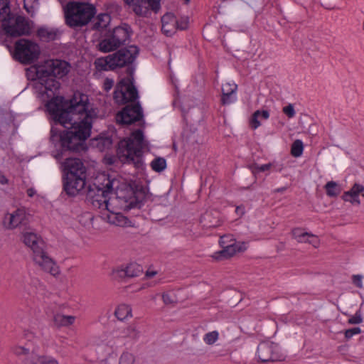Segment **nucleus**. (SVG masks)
<instances>
[{"label":"nucleus","mask_w":364,"mask_h":364,"mask_svg":"<svg viewBox=\"0 0 364 364\" xmlns=\"http://www.w3.org/2000/svg\"><path fill=\"white\" fill-rule=\"evenodd\" d=\"M70 68L69 62L53 58L25 69L26 78L33 82L38 97L46 102L53 120L50 140L56 148L53 156L58 160L67 153L87 151L86 141L91 135L92 119L97 117L95 109L90 108L87 95L76 91L69 100L58 95L60 80Z\"/></svg>","instance_id":"1"},{"label":"nucleus","mask_w":364,"mask_h":364,"mask_svg":"<svg viewBox=\"0 0 364 364\" xmlns=\"http://www.w3.org/2000/svg\"><path fill=\"white\" fill-rule=\"evenodd\" d=\"M139 53V48L130 45L119 48L112 54L98 58L95 68L100 71H114L117 68H126L127 77L122 78L116 85L113 98L118 105H127L119 111L115 116L118 124L131 125L141 120L144 117L142 107L139 102V92L134 85L135 60Z\"/></svg>","instance_id":"2"},{"label":"nucleus","mask_w":364,"mask_h":364,"mask_svg":"<svg viewBox=\"0 0 364 364\" xmlns=\"http://www.w3.org/2000/svg\"><path fill=\"white\" fill-rule=\"evenodd\" d=\"M97 181H100L109 193H114L117 198L127 203V209H141L144 206L146 198V189L144 186L135 181L127 183L122 178L109 173H103Z\"/></svg>","instance_id":"3"},{"label":"nucleus","mask_w":364,"mask_h":364,"mask_svg":"<svg viewBox=\"0 0 364 364\" xmlns=\"http://www.w3.org/2000/svg\"><path fill=\"white\" fill-rule=\"evenodd\" d=\"M146 146L144 132L136 129L131 132L129 136L120 139L117 144L116 154L123 164L133 165L137 170H144L143 149Z\"/></svg>","instance_id":"4"},{"label":"nucleus","mask_w":364,"mask_h":364,"mask_svg":"<svg viewBox=\"0 0 364 364\" xmlns=\"http://www.w3.org/2000/svg\"><path fill=\"white\" fill-rule=\"evenodd\" d=\"M63 191L68 197H75L86 185L87 167L79 158H66L62 164Z\"/></svg>","instance_id":"5"},{"label":"nucleus","mask_w":364,"mask_h":364,"mask_svg":"<svg viewBox=\"0 0 364 364\" xmlns=\"http://www.w3.org/2000/svg\"><path fill=\"white\" fill-rule=\"evenodd\" d=\"M24 245L32 251L33 259L43 271L53 276L60 274L59 267L45 250V242L36 233L24 232Z\"/></svg>","instance_id":"6"},{"label":"nucleus","mask_w":364,"mask_h":364,"mask_svg":"<svg viewBox=\"0 0 364 364\" xmlns=\"http://www.w3.org/2000/svg\"><path fill=\"white\" fill-rule=\"evenodd\" d=\"M63 11L65 24L72 28L87 26L97 12L94 5L76 1L68 2Z\"/></svg>","instance_id":"7"},{"label":"nucleus","mask_w":364,"mask_h":364,"mask_svg":"<svg viewBox=\"0 0 364 364\" xmlns=\"http://www.w3.org/2000/svg\"><path fill=\"white\" fill-rule=\"evenodd\" d=\"M219 244L222 250L215 252L213 255V257L216 260L229 259L237 252H243L247 249L245 242H237L231 234L221 236L219 240Z\"/></svg>","instance_id":"8"},{"label":"nucleus","mask_w":364,"mask_h":364,"mask_svg":"<svg viewBox=\"0 0 364 364\" xmlns=\"http://www.w3.org/2000/svg\"><path fill=\"white\" fill-rule=\"evenodd\" d=\"M1 27L4 33L11 38H18L23 35V16L14 10L0 18Z\"/></svg>","instance_id":"9"},{"label":"nucleus","mask_w":364,"mask_h":364,"mask_svg":"<svg viewBox=\"0 0 364 364\" xmlns=\"http://www.w3.org/2000/svg\"><path fill=\"white\" fill-rule=\"evenodd\" d=\"M257 356L261 363L281 361L285 358L279 346L272 341L261 342L257 346Z\"/></svg>","instance_id":"10"},{"label":"nucleus","mask_w":364,"mask_h":364,"mask_svg":"<svg viewBox=\"0 0 364 364\" xmlns=\"http://www.w3.org/2000/svg\"><path fill=\"white\" fill-rule=\"evenodd\" d=\"M109 193L101 185L95 183L90 185L86 193V201L90 203L94 208L98 209H107L109 203L108 195Z\"/></svg>","instance_id":"11"},{"label":"nucleus","mask_w":364,"mask_h":364,"mask_svg":"<svg viewBox=\"0 0 364 364\" xmlns=\"http://www.w3.org/2000/svg\"><path fill=\"white\" fill-rule=\"evenodd\" d=\"M144 272L141 265L136 262H130L125 267L120 266L113 269L112 277L114 279H123L125 278H133L141 276Z\"/></svg>","instance_id":"12"},{"label":"nucleus","mask_w":364,"mask_h":364,"mask_svg":"<svg viewBox=\"0 0 364 364\" xmlns=\"http://www.w3.org/2000/svg\"><path fill=\"white\" fill-rule=\"evenodd\" d=\"M108 31L120 47L129 43L134 33L131 26L127 23H121L114 28L108 29Z\"/></svg>","instance_id":"13"},{"label":"nucleus","mask_w":364,"mask_h":364,"mask_svg":"<svg viewBox=\"0 0 364 364\" xmlns=\"http://www.w3.org/2000/svg\"><path fill=\"white\" fill-rule=\"evenodd\" d=\"M149 8L157 12L160 9V0H136L133 11L137 16L147 17L150 14Z\"/></svg>","instance_id":"14"},{"label":"nucleus","mask_w":364,"mask_h":364,"mask_svg":"<svg viewBox=\"0 0 364 364\" xmlns=\"http://www.w3.org/2000/svg\"><path fill=\"white\" fill-rule=\"evenodd\" d=\"M291 235L292 238L299 243H309L314 247H318L320 245V240L317 235L306 232L301 228H292Z\"/></svg>","instance_id":"15"},{"label":"nucleus","mask_w":364,"mask_h":364,"mask_svg":"<svg viewBox=\"0 0 364 364\" xmlns=\"http://www.w3.org/2000/svg\"><path fill=\"white\" fill-rule=\"evenodd\" d=\"M41 54L39 45L31 40L24 39V65L36 62Z\"/></svg>","instance_id":"16"},{"label":"nucleus","mask_w":364,"mask_h":364,"mask_svg":"<svg viewBox=\"0 0 364 364\" xmlns=\"http://www.w3.org/2000/svg\"><path fill=\"white\" fill-rule=\"evenodd\" d=\"M89 145L100 152L108 151L112 149L113 145L112 136L107 134H101L97 137L90 139Z\"/></svg>","instance_id":"17"},{"label":"nucleus","mask_w":364,"mask_h":364,"mask_svg":"<svg viewBox=\"0 0 364 364\" xmlns=\"http://www.w3.org/2000/svg\"><path fill=\"white\" fill-rule=\"evenodd\" d=\"M364 186L360 183H355L350 189L345 191L341 196L342 200L344 201L350 202L351 204H360L359 195L361 194L364 197Z\"/></svg>","instance_id":"18"},{"label":"nucleus","mask_w":364,"mask_h":364,"mask_svg":"<svg viewBox=\"0 0 364 364\" xmlns=\"http://www.w3.org/2000/svg\"><path fill=\"white\" fill-rule=\"evenodd\" d=\"M120 46L116 42V41L112 38V36L108 31H106L103 38L100 41L97 48L102 53H109L112 51H115L117 49L119 48Z\"/></svg>","instance_id":"19"},{"label":"nucleus","mask_w":364,"mask_h":364,"mask_svg":"<svg viewBox=\"0 0 364 364\" xmlns=\"http://www.w3.org/2000/svg\"><path fill=\"white\" fill-rule=\"evenodd\" d=\"M23 222V210L16 209L12 213H8L4 219V225L8 229H14Z\"/></svg>","instance_id":"20"},{"label":"nucleus","mask_w":364,"mask_h":364,"mask_svg":"<svg viewBox=\"0 0 364 364\" xmlns=\"http://www.w3.org/2000/svg\"><path fill=\"white\" fill-rule=\"evenodd\" d=\"M38 38L45 42H50L60 38L61 33L58 28L41 27L37 30Z\"/></svg>","instance_id":"21"},{"label":"nucleus","mask_w":364,"mask_h":364,"mask_svg":"<svg viewBox=\"0 0 364 364\" xmlns=\"http://www.w3.org/2000/svg\"><path fill=\"white\" fill-rule=\"evenodd\" d=\"M176 23V16L171 12L166 13L161 17V31L166 36H171L174 31L173 29H166V27L168 26H172L175 27V23Z\"/></svg>","instance_id":"22"},{"label":"nucleus","mask_w":364,"mask_h":364,"mask_svg":"<svg viewBox=\"0 0 364 364\" xmlns=\"http://www.w3.org/2000/svg\"><path fill=\"white\" fill-rule=\"evenodd\" d=\"M270 116V113L269 110L267 109H257L256 110L251 116V118L250 119V127L255 130L259 127L261 126V122L259 120V118L260 117L262 119H268Z\"/></svg>","instance_id":"23"},{"label":"nucleus","mask_w":364,"mask_h":364,"mask_svg":"<svg viewBox=\"0 0 364 364\" xmlns=\"http://www.w3.org/2000/svg\"><path fill=\"white\" fill-rule=\"evenodd\" d=\"M27 364H58L56 359L46 355H38L32 352L31 358H26Z\"/></svg>","instance_id":"24"},{"label":"nucleus","mask_w":364,"mask_h":364,"mask_svg":"<svg viewBox=\"0 0 364 364\" xmlns=\"http://www.w3.org/2000/svg\"><path fill=\"white\" fill-rule=\"evenodd\" d=\"M111 20V17L107 14H100L97 17L96 21L92 25V29L97 30L99 31H102L105 29Z\"/></svg>","instance_id":"25"},{"label":"nucleus","mask_w":364,"mask_h":364,"mask_svg":"<svg viewBox=\"0 0 364 364\" xmlns=\"http://www.w3.org/2000/svg\"><path fill=\"white\" fill-rule=\"evenodd\" d=\"M237 85H233V90L230 92H222L220 97V104L223 106L230 105L237 101Z\"/></svg>","instance_id":"26"},{"label":"nucleus","mask_w":364,"mask_h":364,"mask_svg":"<svg viewBox=\"0 0 364 364\" xmlns=\"http://www.w3.org/2000/svg\"><path fill=\"white\" fill-rule=\"evenodd\" d=\"M114 315L119 321H124L129 317H132V308L129 305L122 304L117 306L114 311Z\"/></svg>","instance_id":"27"},{"label":"nucleus","mask_w":364,"mask_h":364,"mask_svg":"<svg viewBox=\"0 0 364 364\" xmlns=\"http://www.w3.org/2000/svg\"><path fill=\"white\" fill-rule=\"evenodd\" d=\"M75 320L73 316H65L63 314H57L54 315L53 321L58 326H69L72 325Z\"/></svg>","instance_id":"28"},{"label":"nucleus","mask_w":364,"mask_h":364,"mask_svg":"<svg viewBox=\"0 0 364 364\" xmlns=\"http://www.w3.org/2000/svg\"><path fill=\"white\" fill-rule=\"evenodd\" d=\"M326 193L329 197H337L341 193V188L338 183L333 181L326 183L324 186Z\"/></svg>","instance_id":"29"},{"label":"nucleus","mask_w":364,"mask_h":364,"mask_svg":"<svg viewBox=\"0 0 364 364\" xmlns=\"http://www.w3.org/2000/svg\"><path fill=\"white\" fill-rule=\"evenodd\" d=\"M153 171L161 173L166 168V160L164 157H156L150 164Z\"/></svg>","instance_id":"30"},{"label":"nucleus","mask_w":364,"mask_h":364,"mask_svg":"<svg viewBox=\"0 0 364 364\" xmlns=\"http://www.w3.org/2000/svg\"><path fill=\"white\" fill-rule=\"evenodd\" d=\"M11 54L16 60L23 63V39H19L16 42L14 50Z\"/></svg>","instance_id":"31"},{"label":"nucleus","mask_w":364,"mask_h":364,"mask_svg":"<svg viewBox=\"0 0 364 364\" xmlns=\"http://www.w3.org/2000/svg\"><path fill=\"white\" fill-rule=\"evenodd\" d=\"M304 144L301 139L295 140L291 146V154L295 158L300 157L303 154Z\"/></svg>","instance_id":"32"},{"label":"nucleus","mask_w":364,"mask_h":364,"mask_svg":"<svg viewBox=\"0 0 364 364\" xmlns=\"http://www.w3.org/2000/svg\"><path fill=\"white\" fill-rule=\"evenodd\" d=\"M176 30L186 31L189 27V17L187 16H181L179 18H176V23H175Z\"/></svg>","instance_id":"33"},{"label":"nucleus","mask_w":364,"mask_h":364,"mask_svg":"<svg viewBox=\"0 0 364 364\" xmlns=\"http://www.w3.org/2000/svg\"><path fill=\"white\" fill-rule=\"evenodd\" d=\"M272 164L268 163L262 165H259L257 164H254L250 166V169L252 173L254 175H256L260 172H264L266 171H269L272 167Z\"/></svg>","instance_id":"34"},{"label":"nucleus","mask_w":364,"mask_h":364,"mask_svg":"<svg viewBox=\"0 0 364 364\" xmlns=\"http://www.w3.org/2000/svg\"><path fill=\"white\" fill-rule=\"evenodd\" d=\"M34 22L24 16V36H31L34 32Z\"/></svg>","instance_id":"35"},{"label":"nucleus","mask_w":364,"mask_h":364,"mask_svg":"<svg viewBox=\"0 0 364 364\" xmlns=\"http://www.w3.org/2000/svg\"><path fill=\"white\" fill-rule=\"evenodd\" d=\"M219 333L217 331L208 332L205 334L203 341L208 345H212L218 339Z\"/></svg>","instance_id":"36"},{"label":"nucleus","mask_w":364,"mask_h":364,"mask_svg":"<svg viewBox=\"0 0 364 364\" xmlns=\"http://www.w3.org/2000/svg\"><path fill=\"white\" fill-rule=\"evenodd\" d=\"M115 219L116 220L114 223H115L116 225L122 227L131 226L129 219L121 213L116 214Z\"/></svg>","instance_id":"37"},{"label":"nucleus","mask_w":364,"mask_h":364,"mask_svg":"<svg viewBox=\"0 0 364 364\" xmlns=\"http://www.w3.org/2000/svg\"><path fill=\"white\" fill-rule=\"evenodd\" d=\"M188 112L183 113V122L184 124L183 132H189L193 134L196 132L197 129L193 124H189L188 120Z\"/></svg>","instance_id":"38"},{"label":"nucleus","mask_w":364,"mask_h":364,"mask_svg":"<svg viewBox=\"0 0 364 364\" xmlns=\"http://www.w3.org/2000/svg\"><path fill=\"white\" fill-rule=\"evenodd\" d=\"M10 11L9 0H0V18L7 16Z\"/></svg>","instance_id":"39"},{"label":"nucleus","mask_w":364,"mask_h":364,"mask_svg":"<svg viewBox=\"0 0 364 364\" xmlns=\"http://www.w3.org/2000/svg\"><path fill=\"white\" fill-rule=\"evenodd\" d=\"M362 332L360 327H353L343 331L346 341H349L353 336L360 334Z\"/></svg>","instance_id":"40"},{"label":"nucleus","mask_w":364,"mask_h":364,"mask_svg":"<svg viewBox=\"0 0 364 364\" xmlns=\"http://www.w3.org/2000/svg\"><path fill=\"white\" fill-rule=\"evenodd\" d=\"M362 322L363 318L360 309L356 311L355 314L348 320V323L349 324H359L361 323Z\"/></svg>","instance_id":"41"},{"label":"nucleus","mask_w":364,"mask_h":364,"mask_svg":"<svg viewBox=\"0 0 364 364\" xmlns=\"http://www.w3.org/2000/svg\"><path fill=\"white\" fill-rule=\"evenodd\" d=\"M283 112L289 117L293 118L295 114V109L294 105L292 104H289L288 105L283 107Z\"/></svg>","instance_id":"42"},{"label":"nucleus","mask_w":364,"mask_h":364,"mask_svg":"<svg viewBox=\"0 0 364 364\" xmlns=\"http://www.w3.org/2000/svg\"><path fill=\"white\" fill-rule=\"evenodd\" d=\"M134 360L132 355L129 353H123L119 358V364H133Z\"/></svg>","instance_id":"43"},{"label":"nucleus","mask_w":364,"mask_h":364,"mask_svg":"<svg viewBox=\"0 0 364 364\" xmlns=\"http://www.w3.org/2000/svg\"><path fill=\"white\" fill-rule=\"evenodd\" d=\"M362 279L363 277L360 274H355L353 275L352 280L353 284L357 287L358 288H362L363 287V283H362Z\"/></svg>","instance_id":"44"},{"label":"nucleus","mask_w":364,"mask_h":364,"mask_svg":"<svg viewBox=\"0 0 364 364\" xmlns=\"http://www.w3.org/2000/svg\"><path fill=\"white\" fill-rule=\"evenodd\" d=\"M161 297L164 303L166 305L174 303L172 296L168 293H163Z\"/></svg>","instance_id":"45"},{"label":"nucleus","mask_w":364,"mask_h":364,"mask_svg":"<svg viewBox=\"0 0 364 364\" xmlns=\"http://www.w3.org/2000/svg\"><path fill=\"white\" fill-rule=\"evenodd\" d=\"M113 85H114L113 80L109 79V78H106L104 80V83H103V89H104V90L106 91V92L109 91L112 89Z\"/></svg>","instance_id":"46"},{"label":"nucleus","mask_w":364,"mask_h":364,"mask_svg":"<svg viewBox=\"0 0 364 364\" xmlns=\"http://www.w3.org/2000/svg\"><path fill=\"white\" fill-rule=\"evenodd\" d=\"M235 212L239 218H242L245 214V206L243 204L237 205Z\"/></svg>","instance_id":"47"},{"label":"nucleus","mask_w":364,"mask_h":364,"mask_svg":"<svg viewBox=\"0 0 364 364\" xmlns=\"http://www.w3.org/2000/svg\"><path fill=\"white\" fill-rule=\"evenodd\" d=\"M13 353L18 356H20L23 353V348L20 346H15L12 348Z\"/></svg>","instance_id":"48"},{"label":"nucleus","mask_w":364,"mask_h":364,"mask_svg":"<svg viewBox=\"0 0 364 364\" xmlns=\"http://www.w3.org/2000/svg\"><path fill=\"white\" fill-rule=\"evenodd\" d=\"M233 85H237V84L232 83H226L222 88V92H230L232 90H233Z\"/></svg>","instance_id":"49"},{"label":"nucleus","mask_w":364,"mask_h":364,"mask_svg":"<svg viewBox=\"0 0 364 364\" xmlns=\"http://www.w3.org/2000/svg\"><path fill=\"white\" fill-rule=\"evenodd\" d=\"M288 188V186H283L280 188H275L272 191L273 193H283L285 192Z\"/></svg>","instance_id":"50"},{"label":"nucleus","mask_w":364,"mask_h":364,"mask_svg":"<svg viewBox=\"0 0 364 364\" xmlns=\"http://www.w3.org/2000/svg\"><path fill=\"white\" fill-rule=\"evenodd\" d=\"M26 194L28 197L32 198L36 194V191L34 188H29L26 190Z\"/></svg>","instance_id":"51"},{"label":"nucleus","mask_w":364,"mask_h":364,"mask_svg":"<svg viewBox=\"0 0 364 364\" xmlns=\"http://www.w3.org/2000/svg\"><path fill=\"white\" fill-rule=\"evenodd\" d=\"M8 183V180L6 176L0 172V183L4 185Z\"/></svg>","instance_id":"52"},{"label":"nucleus","mask_w":364,"mask_h":364,"mask_svg":"<svg viewBox=\"0 0 364 364\" xmlns=\"http://www.w3.org/2000/svg\"><path fill=\"white\" fill-rule=\"evenodd\" d=\"M156 274V271H146V276L149 278H151Z\"/></svg>","instance_id":"53"},{"label":"nucleus","mask_w":364,"mask_h":364,"mask_svg":"<svg viewBox=\"0 0 364 364\" xmlns=\"http://www.w3.org/2000/svg\"><path fill=\"white\" fill-rule=\"evenodd\" d=\"M220 224L219 220H217L215 223L205 225L208 228H215L219 226Z\"/></svg>","instance_id":"54"},{"label":"nucleus","mask_w":364,"mask_h":364,"mask_svg":"<svg viewBox=\"0 0 364 364\" xmlns=\"http://www.w3.org/2000/svg\"><path fill=\"white\" fill-rule=\"evenodd\" d=\"M125 4H127V5H133L134 4V0H124Z\"/></svg>","instance_id":"55"},{"label":"nucleus","mask_w":364,"mask_h":364,"mask_svg":"<svg viewBox=\"0 0 364 364\" xmlns=\"http://www.w3.org/2000/svg\"><path fill=\"white\" fill-rule=\"evenodd\" d=\"M23 7H24V10H26L28 13H30L31 11H30V8L28 6H27L26 4V0H24V5H23ZM32 7H31V9Z\"/></svg>","instance_id":"56"},{"label":"nucleus","mask_w":364,"mask_h":364,"mask_svg":"<svg viewBox=\"0 0 364 364\" xmlns=\"http://www.w3.org/2000/svg\"><path fill=\"white\" fill-rule=\"evenodd\" d=\"M209 218H210V213H205V215H203V219L205 220H206L207 219H208Z\"/></svg>","instance_id":"57"},{"label":"nucleus","mask_w":364,"mask_h":364,"mask_svg":"<svg viewBox=\"0 0 364 364\" xmlns=\"http://www.w3.org/2000/svg\"><path fill=\"white\" fill-rule=\"evenodd\" d=\"M24 355H28L29 353V349L24 347Z\"/></svg>","instance_id":"58"},{"label":"nucleus","mask_w":364,"mask_h":364,"mask_svg":"<svg viewBox=\"0 0 364 364\" xmlns=\"http://www.w3.org/2000/svg\"><path fill=\"white\" fill-rule=\"evenodd\" d=\"M166 29H173V31L175 32L176 31V27H173L172 26H168V27H166Z\"/></svg>","instance_id":"59"},{"label":"nucleus","mask_w":364,"mask_h":364,"mask_svg":"<svg viewBox=\"0 0 364 364\" xmlns=\"http://www.w3.org/2000/svg\"><path fill=\"white\" fill-rule=\"evenodd\" d=\"M113 163H114V162H113L112 159H109V161H108V164H112Z\"/></svg>","instance_id":"60"},{"label":"nucleus","mask_w":364,"mask_h":364,"mask_svg":"<svg viewBox=\"0 0 364 364\" xmlns=\"http://www.w3.org/2000/svg\"><path fill=\"white\" fill-rule=\"evenodd\" d=\"M190 1H191V0H184V3H185L186 4H189Z\"/></svg>","instance_id":"61"}]
</instances>
